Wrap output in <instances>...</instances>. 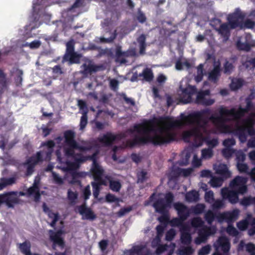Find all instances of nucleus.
I'll use <instances>...</instances> for the list:
<instances>
[{
  "label": "nucleus",
  "instance_id": "nucleus-59",
  "mask_svg": "<svg viewBox=\"0 0 255 255\" xmlns=\"http://www.w3.org/2000/svg\"><path fill=\"white\" fill-rule=\"evenodd\" d=\"M39 190L38 185L35 182L33 185L30 187L27 190V193L28 195H32L35 194Z\"/></svg>",
  "mask_w": 255,
  "mask_h": 255
},
{
  "label": "nucleus",
  "instance_id": "nucleus-24",
  "mask_svg": "<svg viewBox=\"0 0 255 255\" xmlns=\"http://www.w3.org/2000/svg\"><path fill=\"white\" fill-rule=\"evenodd\" d=\"M216 31L219 32L222 36H223L225 39L227 40L228 39L229 36L230 34V24H226V23H224V24H220L219 27L218 28L216 29Z\"/></svg>",
  "mask_w": 255,
  "mask_h": 255
},
{
  "label": "nucleus",
  "instance_id": "nucleus-52",
  "mask_svg": "<svg viewBox=\"0 0 255 255\" xmlns=\"http://www.w3.org/2000/svg\"><path fill=\"white\" fill-rule=\"evenodd\" d=\"M203 64H200L197 67V72L195 77V80L197 82L201 81L203 79Z\"/></svg>",
  "mask_w": 255,
  "mask_h": 255
},
{
  "label": "nucleus",
  "instance_id": "nucleus-14",
  "mask_svg": "<svg viewBox=\"0 0 255 255\" xmlns=\"http://www.w3.org/2000/svg\"><path fill=\"white\" fill-rule=\"evenodd\" d=\"M221 193L224 199H228L229 201L233 204L237 203L239 200V197L237 193L234 189H229V188H222L221 190Z\"/></svg>",
  "mask_w": 255,
  "mask_h": 255
},
{
  "label": "nucleus",
  "instance_id": "nucleus-9",
  "mask_svg": "<svg viewBox=\"0 0 255 255\" xmlns=\"http://www.w3.org/2000/svg\"><path fill=\"white\" fill-rule=\"evenodd\" d=\"M120 135L115 134L111 132H107L104 134L102 136L99 137L97 140L104 146L109 147L113 145L114 142L119 139Z\"/></svg>",
  "mask_w": 255,
  "mask_h": 255
},
{
  "label": "nucleus",
  "instance_id": "nucleus-26",
  "mask_svg": "<svg viewBox=\"0 0 255 255\" xmlns=\"http://www.w3.org/2000/svg\"><path fill=\"white\" fill-rule=\"evenodd\" d=\"M216 218H217L219 221H221L219 215H218L216 213H214L212 210H208L205 212L204 214V219L209 225H212L213 222L215 220Z\"/></svg>",
  "mask_w": 255,
  "mask_h": 255
},
{
  "label": "nucleus",
  "instance_id": "nucleus-35",
  "mask_svg": "<svg viewBox=\"0 0 255 255\" xmlns=\"http://www.w3.org/2000/svg\"><path fill=\"white\" fill-rule=\"evenodd\" d=\"M23 71L19 69H16L15 70V76L14 77V82L15 85L17 87H20L22 85Z\"/></svg>",
  "mask_w": 255,
  "mask_h": 255
},
{
  "label": "nucleus",
  "instance_id": "nucleus-58",
  "mask_svg": "<svg viewBox=\"0 0 255 255\" xmlns=\"http://www.w3.org/2000/svg\"><path fill=\"white\" fill-rule=\"evenodd\" d=\"M255 26V22L251 19H246L241 24L242 28H254Z\"/></svg>",
  "mask_w": 255,
  "mask_h": 255
},
{
  "label": "nucleus",
  "instance_id": "nucleus-37",
  "mask_svg": "<svg viewBox=\"0 0 255 255\" xmlns=\"http://www.w3.org/2000/svg\"><path fill=\"white\" fill-rule=\"evenodd\" d=\"M27 165L26 175H31L34 171V168L36 164L33 162H29V159H27L25 162L24 163V165Z\"/></svg>",
  "mask_w": 255,
  "mask_h": 255
},
{
  "label": "nucleus",
  "instance_id": "nucleus-28",
  "mask_svg": "<svg viewBox=\"0 0 255 255\" xmlns=\"http://www.w3.org/2000/svg\"><path fill=\"white\" fill-rule=\"evenodd\" d=\"M18 248L24 255H32L30 252L31 244L29 241H25L22 243L19 244Z\"/></svg>",
  "mask_w": 255,
  "mask_h": 255
},
{
  "label": "nucleus",
  "instance_id": "nucleus-29",
  "mask_svg": "<svg viewBox=\"0 0 255 255\" xmlns=\"http://www.w3.org/2000/svg\"><path fill=\"white\" fill-rule=\"evenodd\" d=\"M106 178L109 182V187L114 192H119L122 187L120 182L118 180H113L110 176H107Z\"/></svg>",
  "mask_w": 255,
  "mask_h": 255
},
{
  "label": "nucleus",
  "instance_id": "nucleus-13",
  "mask_svg": "<svg viewBox=\"0 0 255 255\" xmlns=\"http://www.w3.org/2000/svg\"><path fill=\"white\" fill-rule=\"evenodd\" d=\"M210 92L209 90L205 91H200L197 94V97L195 100L196 103L204 105V106H210L215 103V99H207V95H209Z\"/></svg>",
  "mask_w": 255,
  "mask_h": 255
},
{
  "label": "nucleus",
  "instance_id": "nucleus-41",
  "mask_svg": "<svg viewBox=\"0 0 255 255\" xmlns=\"http://www.w3.org/2000/svg\"><path fill=\"white\" fill-rule=\"evenodd\" d=\"M204 223V220H202L201 218H200V217H196V218H193V219L191 220V225L194 228L203 227Z\"/></svg>",
  "mask_w": 255,
  "mask_h": 255
},
{
  "label": "nucleus",
  "instance_id": "nucleus-1",
  "mask_svg": "<svg viewBox=\"0 0 255 255\" xmlns=\"http://www.w3.org/2000/svg\"><path fill=\"white\" fill-rule=\"evenodd\" d=\"M246 101V108H233L230 110L227 108H220L218 113L212 115L209 119L220 131H233L241 140L238 131L240 127L243 126V119H241V118L246 112H248L252 105L250 99H247ZM181 117L180 120L169 118L160 119V144L169 143L174 140L175 135L172 131L173 128L181 127L183 125H192L193 127L191 129L183 133L184 140L191 142L194 146H200L205 139L207 145L214 150L213 148L218 145L219 141L216 138L206 139V136L210 132V128L209 120L204 118V113L197 112L186 117L181 115Z\"/></svg>",
  "mask_w": 255,
  "mask_h": 255
},
{
  "label": "nucleus",
  "instance_id": "nucleus-39",
  "mask_svg": "<svg viewBox=\"0 0 255 255\" xmlns=\"http://www.w3.org/2000/svg\"><path fill=\"white\" fill-rule=\"evenodd\" d=\"M251 218H252V215H251V214H248L247 218L246 220L239 221L237 224V226L239 229L242 231H243V230H246L249 225Z\"/></svg>",
  "mask_w": 255,
  "mask_h": 255
},
{
  "label": "nucleus",
  "instance_id": "nucleus-62",
  "mask_svg": "<svg viewBox=\"0 0 255 255\" xmlns=\"http://www.w3.org/2000/svg\"><path fill=\"white\" fill-rule=\"evenodd\" d=\"M117 36V34L116 33V31L113 33L110 37L109 38H105V37H101L100 41L102 43H110L114 41V40L116 38Z\"/></svg>",
  "mask_w": 255,
  "mask_h": 255
},
{
  "label": "nucleus",
  "instance_id": "nucleus-56",
  "mask_svg": "<svg viewBox=\"0 0 255 255\" xmlns=\"http://www.w3.org/2000/svg\"><path fill=\"white\" fill-rule=\"evenodd\" d=\"M78 106L81 111V114L84 113L86 112V113H88V109L86 104V103L83 100H79L78 101Z\"/></svg>",
  "mask_w": 255,
  "mask_h": 255
},
{
  "label": "nucleus",
  "instance_id": "nucleus-36",
  "mask_svg": "<svg viewBox=\"0 0 255 255\" xmlns=\"http://www.w3.org/2000/svg\"><path fill=\"white\" fill-rule=\"evenodd\" d=\"M185 199L189 202L197 201L199 199V193L197 191H190L186 193L185 195Z\"/></svg>",
  "mask_w": 255,
  "mask_h": 255
},
{
  "label": "nucleus",
  "instance_id": "nucleus-23",
  "mask_svg": "<svg viewBox=\"0 0 255 255\" xmlns=\"http://www.w3.org/2000/svg\"><path fill=\"white\" fill-rule=\"evenodd\" d=\"M221 75V68L220 65H215L213 70H212L208 75L209 80L216 83L219 80Z\"/></svg>",
  "mask_w": 255,
  "mask_h": 255
},
{
  "label": "nucleus",
  "instance_id": "nucleus-6",
  "mask_svg": "<svg viewBox=\"0 0 255 255\" xmlns=\"http://www.w3.org/2000/svg\"><path fill=\"white\" fill-rule=\"evenodd\" d=\"M197 90L194 86H190L189 85L187 87L183 88L181 84L179 86V90L178 91V99L180 102L187 104L192 101V96L196 93Z\"/></svg>",
  "mask_w": 255,
  "mask_h": 255
},
{
  "label": "nucleus",
  "instance_id": "nucleus-22",
  "mask_svg": "<svg viewBox=\"0 0 255 255\" xmlns=\"http://www.w3.org/2000/svg\"><path fill=\"white\" fill-rule=\"evenodd\" d=\"M82 145H80L78 143L76 148H78L81 152H86L91 150L95 146V143L93 141L83 140L81 141Z\"/></svg>",
  "mask_w": 255,
  "mask_h": 255
},
{
  "label": "nucleus",
  "instance_id": "nucleus-43",
  "mask_svg": "<svg viewBox=\"0 0 255 255\" xmlns=\"http://www.w3.org/2000/svg\"><path fill=\"white\" fill-rule=\"evenodd\" d=\"M67 198L71 204H74L78 198V193L76 192L72 191L71 189H68Z\"/></svg>",
  "mask_w": 255,
  "mask_h": 255
},
{
  "label": "nucleus",
  "instance_id": "nucleus-33",
  "mask_svg": "<svg viewBox=\"0 0 255 255\" xmlns=\"http://www.w3.org/2000/svg\"><path fill=\"white\" fill-rule=\"evenodd\" d=\"M15 182V178L14 177H10L8 178H2L0 180V190H2L8 185H10L14 183Z\"/></svg>",
  "mask_w": 255,
  "mask_h": 255
},
{
  "label": "nucleus",
  "instance_id": "nucleus-19",
  "mask_svg": "<svg viewBox=\"0 0 255 255\" xmlns=\"http://www.w3.org/2000/svg\"><path fill=\"white\" fill-rule=\"evenodd\" d=\"M95 180H99L104 174V170L98 163L92 164L91 170Z\"/></svg>",
  "mask_w": 255,
  "mask_h": 255
},
{
  "label": "nucleus",
  "instance_id": "nucleus-15",
  "mask_svg": "<svg viewBox=\"0 0 255 255\" xmlns=\"http://www.w3.org/2000/svg\"><path fill=\"white\" fill-rule=\"evenodd\" d=\"M180 231L181 232V241L185 245H189L190 244L192 237L191 234L190 233V227L187 224H183L181 225L180 228Z\"/></svg>",
  "mask_w": 255,
  "mask_h": 255
},
{
  "label": "nucleus",
  "instance_id": "nucleus-54",
  "mask_svg": "<svg viewBox=\"0 0 255 255\" xmlns=\"http://www.w3.org/2000/svg\"><path fill=\"white\" fill-rule=\"evenodd\" d=\"M194 251V250L193 249L192 247L187 246V247H184L179 250V254L180 255H191V254H193Z\"/></svg>",
  "mask_w": 255,
  "mask_h": 255
},
{
  "label": "nucleus",
  "instance_id": "nucleus-30",
  "mask_svg": "<svg viewBox=\"0 0 255 255\" xmlns=\"http://www.w3.org/2000/svg\"><path fill=\"white\" fill-rule=\"evenodd\" d=\"M146 36L144 34H141L137 38V41L138 42L139 46V53L143 54L144 53L146 44L145 43Z\"/></svg>",
  "mask_w": 255,
  "mask_h": 255
},
{
  "label": "nucleus",
  "instance_id": "nucleus-53",
  "mask_svg": "<svg viewBox=\"0 0 255 255\" xmlns=\"http://www.w3.org/2000/svg\"><path fill=\"white\" fill-rule=\"evenodd\" d=\"M137 182H143L144 180H146L148 177V173L145 170H141L137 174Z\"/></svg>",
  "mask_w": 255,
  "mask_h": 255
},
{
  "label": "nucleus",
  "instance_id": "nucleus-47",
  "mask_svg": "<svg viewBox=\"0 0 255 255\" xmlns=\"http://www.w3.org/2000/svg\"><path fill=\"white\" fill-rule=\"evenodd\" d=\"M240 204L243 206H249L251 204L255 205V197H245L240 201Z\"/></svg>",
  "mask_w": 255,
  "mask_h": 255
},
{
  "label": "nucleus",
  "instance_id": "nucleus-10",
  "mask_svg": "<svg viewBox=\"0 0 255 255\" xmlns=\"http://www.w3.org/2000/svg\"><path fill=\"white\" fill-rule=\"evenodd\" d=\"M214 247L217 251L212 255H222L221 254L218 252V250H222L223 252L229 251L230 249V241L225 237H221L214 244Z\"/></svg>",
  "mask_w": 255,
  "mask_h": 255
},
{
  "label": "nucleus",
  "instance_id": "nucleus-20",
  "mask_svg": "<svg viewBox=\"0 0 255 255\" xmlns=\"http://www.w3.org/2000/svg\"><path fill=\"white\" fill-rule=\"evenodd\" d=\"M98 154V151H96L92 155L88 156H83L81 153H77V155L79 157H76L75 161L77 163H79L84 162L87 160H90L93 161L92 164H95L98 163L97 159Z\"/></svg>",
  "mask_w": 255,
  "mask_h": 255
},
{
  "label": "nucleus",
  "instance_id": "nucleus-45",
  "mask_svg": "<svg viewBox=\"0 0 255 255\" xmlns=\"http://www.w3.org/2000/svg\"><path fill=\"white\" fill-rule=\"evenodd\" d=\"M243 80L241 79H234L232 80L230 87L232 89H238L243 85Z\"/></svg>",
  "mask_w": 255,
  "mask_h": 255
},
{
  "label": "nucleus",
  "instance_id": "nucleus-3",
  "mask_svg": "<svg viewBox=\"0 0 255 255\" xmlns=\"http://www.w3.org/2000/svg\"><path fill=\"white\" fill-rule=\"evenodd\" d=\"M165 200L159 199L153 204L156 211L160 212L163 215H166L168 208H170L172 202L174 200V195L171 192L166 193Z\"/></svg>",
  "mask_w": 255,
  "mask_h": 255
},
{
  "label": "nucleus",
  "instance_id": "nucleus-7",
  "mask_svg": "<svg viewBox=\"0 0 255 255\" xmlns=\"http://www.w3.org/2000/svg\"><path fill=\"white\" fill-rule=\"evenodd\" d=\"M2 203L10 208H13L15 205L19 203L20 199L18 198L17 191H10L0 194Z\"/></svg>",
  "mask_w": 255,
  "mask_h": 255
},
{
  "label": "nucleus",
  "instance_id": "nucleus-55",
  "mask_svg": "<svg viewBox=\"0 0 255 255\" xmlns=\"http://www.w3.org/2000/svg\"><path fill=\"white\" fill-rule=\"evenodd\" d=\"M28 159L29 162H33L35 164H37L39 162L43 161L42 156L40 152H37L35 156H31Z\"/></svg>",
  "mask_w": 255,
  "mask_h": 255
},
{
  "label": "nucleus",
  "instance_id": "nucleus-27",
  "mask_svg": "<svg viewBox=\"0 0 255 255\" xmlns=\"http://www.w3.org/2000/svg\"><path fill=\"white\" fill-rule=\"evenodd\" d=\"M192 171L191 168L184 169V168H179V167H173V170L171 173V176L172 177H175V176H178L179 174H182L184 176H187V175L191 174Z\"/></svg>",
  "mask_w": 255,
  "mask_h": 255
},
{
  "label": "nucleus",
  "instance_id": "nucleus-49",
  "mask_svg": "<svg viewBox=\"0 0 255 255\" xmlns=\"http://www.w3.org/2000/svg\"><path fill=\"white\" fill-rule=\"evenodd\" d=\"M93 187V194L95 198H97L100 194V184L98 182H93L91 183Z\"/></svg>",
  "mask_w": 255,
  "mask_h": 255
},
{
  "label": "nucleus",
  "instance_id": "nucleus-63",
  "mask_svg": "<svg viewBox=\"0 0 255 255\" xmlns=\"http://www.w3.org/2000/svg\"><path fill=\"white\" fill-rule=\"evenodd\" d=\"M112 96L111 93H108L107 94H103L101 96V98L99 100V102L103 104H107L109 102V99Z\"/></svg>",
  "mask_w": 255,
  "mask_h": 255
},
{
  "label": "nucleus",
  "instance_id": "nucleus-21",
  "mask_svg": "<svg viewBox=\"0 0 255 255\" xmlns=\"http://www.w3.org/2000/svg\"><path fill=\"white\" fill-rule=\"evenodd\" d=\"M214 168L217 174H222L224 177H230L231 175V173L228 169L227 164H215Z\"/></svg>",
  "mask_w": 255,
  "mask_h": 255
},
{
  "label": "nucleus",
  "instance_id": "nucleus-25",
  "mask_svg": "<svg viewBox=\"0 0 255 255\" xmlns=\"http://www.w3.org/2000/svg\"><path fill=\"white\" fill-rule=\"evenodd\" d=\"M239 214V210H234L232 212H227L224 214L220 215V217L222 219H225L228 222H232V221L238 219Z\"/></svg>",
  "mask_w": 255,
  "mask_h": 255
},
{
  "label": "nucleus",
  "instance_id": "nucleus-34",
  "mask_svg": "<svg viewBox=\"0 0 255 255\" xmlns=\"http://www.w3.org/2000/svg\"><path fill=\"white\" fill-rule=\"evenodd\" d=\"M139 75L140 76H142L143 79L146 81L152 80L153 78L152 71L150 68H145L142 72H139Z\"/></svg>",
  "mask_w": 255,
  "mask_h": 255
},
{
  "label": "nucleus",
  "instance_id": "nucleus-60",
  "mask_svg": "<svg viewBox=\"0 0 255 255\" xmlns=\"http://www.w3.org/2000/svg\"><path fill=\"white\" fill-rule=\"evenodd\" d=\"M211 250L210 245H206L198 251V255H208Z\"/></svg>",
  "mask_w": 255,
  "mask_h": 255
},
{
  "label": "nucleus",
  "instance_id": "nucleus-8",
  "mask_svg": "<svg viewBox=\"0 0 255 255\" xmlns=\"http://www.w3.org/2000/svg\"><path fill=\"white\" fill-rule=\"evenodd\" d=\"M216 231V227L212 226L208 227V226H204L198 232V236L197 238L195 239V243L197 245H200L201 243H205L210 235L214 234Z\"/></svg>",
  "mask_w": 255,
  "mask_h": 255
},
{
  "label": "nucleus",
  "instance_id": "nucleus-64",
  "mask_svg": "<svg viewBox=\"0 0 255 255\" xmlns=\"http://www.w3.org/2000/svg\"><path fill=\"white\" fill-rule=\"evenodd\" d=\"M83 197L85 201L89 199L91 194L90 187L89 185L86 186L83 190Z\"/></svg>",
  "mask_w": 255,
  "mask_h": 255
},
{
  "label": "nucleus",
  "instance_id": "nucleus-51",
  "mask_svg": "<svg viewBox=\"0 0 255 255\" xmlns=\"http://www.w3.org/2000/svg\"><path fill=\"white\" fill-rule=\"evenodd\" d=\"M224 68L225 73L230 74V73H231L232 71L234 70L235 67L233 63H231L230 61H226L224 65Z\"/></svg>",
  "mask_w": 255,
  "mask_h": 255
},
{
  "label": "nucleus",
  "instance_id": "nucleus-57",
  "mask_svg": "<svg viewBox=\"0 0 255 255\" xmlns=\"http://www.w3.org/2000/svg\"><path fill=\"white\" fill-rule=\"evenodd\" d=\"M52 175L54 183L59 185H61L64 183L63 179L59 176L58 174L55 172H52Z\"/></svg>",
  "mask_w": 255,
  "mask_h": 255
},
{
  "label": "nucleus",
  "instance_id": "nucleus-5",
  "mask_svg": "<svg viewBox=\"0 0 255 255\" xmlns=\"http://www.w3.org/2000/svg\"><path fill=\"white\" fill-rule=\"evenodd\" d=\"M247 178L237 176L230 183V187L235 190V192L239 195V193H246L248 188L247 186Z\"/></svg>",
  "mask_w": 255,
  "mask_h": 255
},
{
  "label": "nucleus",
  "instance_id": "nucleus-61",
  "mask_svg": "<svg viewBox=\"0 0 255 255\" xmlns=\"http://www.w3.org/2000/svg\"><path fill=\"white\" fill-rule=\"evenodd\" d=\"M237 167L240 172H245L247 173L249 171V166L248 164H245L243 162H238Z\"/></svg>",
  "mask_w": 255,
  "mask_h": 255
},
{
  "label": "nucleus",
  "instance_id": "nucleus-4",
  "mask_svg": "<svg viewBox=\"0 0 255 255\" xmlns=\"http://www.w3.org/2000/svg\"><path fill=\"white\" fill-rule=\"evenodd\" d=\"M245 16L246 14L244 13L240 8H236L234 12L229 14L227 16V19L231 28L234 29L238 26L242 28L241 25L243 23Z\"/></svg>",
  "mask_w": 255,
  "mask_h": 255
},
{
  "label": "nucleus",
  "instance_id": "nucleus-50",
  "mask_svg": "<svg viewBox=\"0 0 255 255\" xmlns=\"http://www.w3.org/2000/svg\"><path fill=\"white\" fill-rule=\"evenodd\" d=\"M82 115L80 119V129H83L86 128L88 123V113L85 112L84 113H82Z\"/></svg>",
  "mask_w": 255,
  "mask_h": 255
},
{
  "label": "nucleus",
  "instance_id": "nucleus-40",
  "mask_svg": "<svg viewBox=\"0 0 255 255\" xmlns=\"http://www.w3.org/2000/svg\"><path fill=\"white\" fill-rule=\"evenodd\" d=\"M43 146L47 147V151L46 154L47 156L50 155L53 151V148L55 145L54 141L52 140H49L46 142L42 143Z\"/></svg>",
  "mask_w": 255,
  "mask_h": 255
},
{
  "label": "nucleus",
  "instance_id": "nucleus-44",
  "mask_svg": "<svg viewBox=\"0 0 255 255\" xmlns=\"http://www.w3.org/2000/svg\"><path fill=\"white\" fill-rule=\"evenodd\" d=\"M75 43L73 40H69L66 43V53L64 56L67 57L68 54L75 52L74 51Z\"/></svg>",
  "mask_w": 255,
  "mask_h": 255
},
{
  "label": "nucleus",
  "instance_id": "nucleus-18",
  "mask_svg": "<svg viewBox=\"0 0 255 255\" xmlns=\"http://www.w3.org/2000/svg\"><path fill=\"white\" fill-rule=\"evenodd\" d=\"M65 142L68 146L76 148L78 142L75 140V133L71 130H67L64 133Z\"/></svg>",
  "mask_w": 255,
  "mask_h": 255
},
{
  "label": "nucleus",
  "instance_id": "nucleus-32",
  "mask_svg": "<svg viewBox=\"0 0 255 255\" xmlns=\"http://www.w3.org/2000/svg\"><path fill=\"white\" fill-rule=\"evenodd\" d=\"M79 55L76 52L69 54L67 57H63V61H69L71 64L79 63Z\"/></svg>",
  "mask_w": 255,
  "mask_h": 255
},
{
  "label": "nucleus",
  "instance_id": "nucleus-17",
  "mask_svg": "<svg viewBox=\"0 0 255 255\" xmlns=\"http://www.w3.org/2000/svg\"><path fill=\"white\" fill-rule=\"evenodd\" d=\"M50 239L53 242V248L54 249V246L58 245L59 247H63L64 246V242L63 239L61 237V232L60 231L57 232H54L53 230H49Z\"/></svg>",
  "mask_w": 255,
  "mask_h": 255
},
{
  "label": "nucleus",
  "instance_id": "nucleus-31",
  "mask_svg": "<svg viewBox=\"0 0 255 255\" xmlns=\"http://www.w3.org/2000/svg\"><path fill=\"white\" fill-rule=\"evenodd\" d=\"M7 86L6 75L2 70L0 69V94H2Z\"/></svg>",
  "mask_w": 255,
  "mask_h": 255
},
{
  "label": "nucleus",
  "instance_id": "nucleus-48",
  "mask_svg": "<svg viewBox=\"0 0 255 255\" xmlns=\"http://www.w3.org/2000/svg\"><path fill=\"white\" fill-rule=\"evenodd\" d=\"M74 149H78V148L68 146V147L65 148L64 150L65 155L68 157H72L74 159L76 157L79 158V157L77 155V154H75Z\"/></svg>",
  "mask_w": 255,
  "mask_h": 255
},
{
  "label": "nucleus",
  "instance_id": "nucleus-16",
  "mask_svg": "<svg viewBox=\"0 0 255 255\" xmlns=\"http://www.w3.org/2000/svg\"><path fill=\"white\" fill-rule=\"evenodd\" d=\"M79 213L87 220L93 221L96 218V215L91 208H88L85 203L78 207Z\"/></svg>",
  "mask_w": 255,
  "mask_h": 255
},
{
  "label": "nucleus",
  "instance_id": "nucleus-46",
  "mask_svg": "<svg viewBox=\"0 0 255 255\" xmlns=\"http://www.w3.org/2000/svg\"><path fill=\"white\" fill-rule=\"evenodd\" d=\"M205 208V205L202 204V203H198L195 206L191 207V211L195 214H200L204 212Z\"/></svg>",
  "mask_w": 255,
  "mask_h": 255
},
{
  "label": "nucleus",
  "instance_id": "nucleus-12",
  "mask_svg": "<svg viewBox=\"0 0 255 255\" xmlns=\"http://www.w3.org/2000/svg\"><path fill=\"white\" fill-rule=\"evenodd\" d=\"M214 155V151L211 149L210 145L207 147L202 148L201 150V158L198 159V156L194 155L193 156V164L195 166H200L201 164V159H209L211 158Z\"/></svg>",
  "mask_w": 255,
  "mask_h": 255
},
{
  "label": "nucleus",
  "instance_id": "nucleus-11",
  "mask_svg": "<svg viewBox=\"0 0 255 255\" xmlns=\"http://www.w3.org/2000/svg\"><path fill=\"white\" fill-rule=\"evenodd\" d=\"M174 207L177 211V213L181 220V227L182 225H183V221L186 220L188 216H189L190 211L189 208H188L184 203H181V202H175V203L174 204Z\"/></svg>",
  "mask_w": 255,
  "mask_h": 255
},
{
  "label": "nucleus",
  "instance_id": "nucleus-38",
  "mask_svg": "<svg viewBox=\"0 0 255 255\" xmlns=\"http://www.w3.org/2000/svg\"><path fill=\"white\" fill-rule=\"evenodd\" d=\"M146 249L142 247V246H134L131 249L128 251L129 255H134L136 253L137 255H142V252H145Z\"/></svg>",
  "mask_w": 255,
  "mask_h": 255
},
{
  "label": "nucleus",
  "instance_id": "nucleus-2",
  "mask_svg": "<svg viewBox=\"0 0 255 255\" xmlns=\"http://www.w3.org/2000/svg\"><path fill=\"white\" fill-rule=\"evenodd\" d=\"M255 119V113L252 114L245 119H243V126L240 127L238 129V133L240 140L242 142L246 141L248 134L251 136L255 135V129L253 125Z\"/></svg>",
  "mask_w": 255,
  "mask_h": 255
},
{
  "label": "nucleus",
  "instance_id": "nucleus-42",
  "mask_svg": "<svg viewBox=\"0 0 255 255\" xmlns=\"http://www.w3.org/2000/svg\"><path fill=\"white\" fill-rule=\"evenodd\" d=\"M224 179L221 177H212L210 183L212 187H220L223 183Z\"/></svg>",
  "mask_w": 255,
  "mask_h": 255
}]
</instances>
